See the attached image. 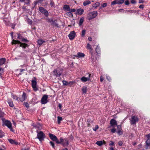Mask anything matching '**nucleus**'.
Segmentation results:
<instances>
[{
	"label": "nucleus",
	"instance_id": "f257e3e1",
	"mask_svg": "<svg viewBox=\"0 0 150 150\" xmlns=\"http://www.w3.org/2000/svg\"><path fill=\"white\" fill-rule=\"evenodd\" d=\"M98 15V13L96 11H93L89 13L87 16V18L88 20H90L94 18Z\"/></svg>",
	"mask_w": 150,
	"mask_h": 150
},
{
	"label": "nucleus",
	"instance_id": "f03ea898",
	"mask_svg": "<svg viewBox=\"0 0 150 150\" xmlns=\"http://www.w3.org/2000/svg\"><path fill=\"white\" fill-rule=\"evenodd\" d=\"M38 133L37 135V138L39 139L40 141H42L44 140V138L45 137V135L42 131H40L38 132V131L37 132Z\"/></svg>",
	"mask_w": 150,
	"mask_h": 150
},
{
	"label": "nucleus",
	"instance_id": "7ed1b4c3",
	"mask_svg": "<svg viewBox=\"0 0 150 150\" xmlns=\"http://www.w3.org/2000/svg\"><path fill=\"white\" fill-rule=\"evenodd\" d=\"M17 43H19L20 44V47H23L24 48H25L26 47L28 46L27 44L25 43H22L20 42L19 40H15L14 39L13 40L12 42V44H16Z\"/></svg>",
	"mask_w": 150,
	"mask_h": 150
},
{
	"label": "nucleus",
	"instance_id": "20e7f679",
	"mask_svg": "<svg viewBox=\"0 0 150 150\" xmlns=\"http://www.w3.org/2000/svg\"><path fill=\"white\" fill-rule=\"evenodd\" d=\"M4 124L6 126H7L11 131H13V130L12 127V124L11 122L8 120H6L4 121Z\"/></svg>",
	"mask_w": 150,
	"mask_h": 150
},
{
	"label": "nucleus",
	"instance_id": "39448f33",
	"mask_svg": "<svg viewBox=\"0 0 150 150\" xmlns=\"http://www.w3.org/2000/svg\"><path fill=\"white\" fill-rule=\"evenodd\" d=\"M53 72L54 74L56 76H59L62 74V71L61 69L59 68H57L54 70L53 71Z\"/></svg>",
	"mask_w": 150,
	"mask_h": 150
},
{
	"label": "nucleus",
	"instance_id": "423d86ee",
	"mask_svg": "<svg viewBox=\"0 0 150 150\" xmlns=\"http://www.w3.org/2000/svg\"><path fill=\"white\" fill-rule=\"evenodd\" d=\"M50 138L53 141H56V142L57 144L60 143L61 142H59L57 137L54 135L50 134H49Z\"/></svg>",
	"mask_w": 150,
	"mask_h": 150
},
{
	"label": "nucleus",
	"instance_id": "0eeeda50",
	"mask_svg": "<svg viewBox=\"0 0 150 150\" xmlns=\"http://www.w3.org/2000/svg\"><path fill=\"white\" fill-rule=\"evenodd\" d=\"M139 120L138 118L135 116H133L132 117L131 121V124L132 125L135 124L136 122Z\"/></svg>",
	"mask_w": 150,
	"mask_h": 150
},
{
	"label": "nucleus",
	"instance_id": "6e6552de",
	"mask_svg": "<svg viewBox=\"0 0 150 150\" xmlns=\"http://www.w3.org/2000/svg\"><path fill=\"white\" fill-rule=\"evenodd\" d=\"M60 140V142H61L60 144H62L64 146H65L68 144V141L66 139H63L62 138H61Z\"/></svg>",
	"mask_w": 150,
	"mask_h": 150
},
{
	"label": "nucleus",
	"instance_id": "1a4fd4ad",
	"mask_svg": "<svg viewBox=\"0 0 150 150\" xmlns=\"http://www.w3.org/2000/svg\"><path fill=\"white\" fill-rule=\"evenodd\" d=\"M48 96L47 95H44L41 100V102L42 104L46 103L47 102Z\"/></svg>",
	"mask_w": 150,
	"mask_h": 150
},
{
	"label": "nucleus",
	"instance_id": "9d476101",
	"mask_svg": "<svg viewBox=\"0 0 150 150\" xmlns=\"http://www.w3.org/2000/svg\"><path fill=\"white\" fill-rule=\"evenodd\" d=\"M39 9L40 11L42 13H44L46 16H48V11L46 10L44 8L40 7L39 8Z\"/></svg>",
	"mask_w": 150,
	"mask_h": 150
},
{
	"label": "nucleus",
	"instance_id": "9b49d317",
	"mask_svg": "<svg viewBox=\"0 0 150 150\" xmlns=\"http://www.w3.org/2000/svg\"><path fill=\"white\" fill-rule=\"evenodd\" d=\"M124 2V0H116L113 1L111 2V5H114L116 4H121Z\"/></svg>",
	"mask_w": 150,
	"mask_h": 150
},
{
	"label": "nucleus",
	"instance_id": "f8f14e48",
	"mask_svg": "<svg viewBox=\"0 0 150 150\" xmlns=\"http://www.w3.org/2000/svg\"><path fill=\"white\" fill-rule=\"evenodd\" d=\"M75 34L74 31H71L69 35L68 36L70 40H73L75 37Z\"/></svg>",
	"mask_w": 150,
	"mask_h": 150
},
{
	"label": "nucleus",
	"instance_id": "ddd939ff",
	"mask_svg": "<svg viewBox=\"0 0 150 150\" xmlns=\"http://www.w3.org/2000/svg\"><path fill=\"white\" fill-rule=\"evenodd\" d=\"M36 81L34 80H32V86L33 88H34L35 91H36L37 90V88L36 86Z\"/></svg>",
	"mask_w": 150,
	"mask_h": 150
},
{
	"label": "nucleus",
	"instance_id": "4468645a",
	"mask_svg": "<svg viewBox=\"0 0 150 150\" xmlns=\"http://www.w3.org/2000/svg\"><path fill=\"white\" fill-rule=\"evenodd\" d=\"M117 129L118 131L117 132L119 135H122V131L121 127L120 125H117Z\"/></svg>",
	"mask_w": 150,
	"mask_h": 150
},
{
	"label": "nucleus",
	"instance_id": "2eb2a0df",
	"mask_svg": "<svg viewBox=\"0 0 150 150\" xmlns=\"http://www.w3.org/2000/svg\"><path fill=\"white\" fill-rule=\"evenodd\" d=\"M91 76V74H89L88 77L86 78L85 77H83L82 78H81V81L83 82H86L87 81L89 80Z\"/></svg>",
	"mask_w": 150,
	"mask_h": 150
},
{
	"label": "nucleus",
	"instance_id": "dca6fc26",
	"mask_svg": "<svg viewBox=\"0 0 150 150\" xmlns=\"http://www.w3.org/2000/svg\"><path fill=\"white\" fill-rule=\"evenodd\" d=\"M110 124L111 126H114L117 125V123L116 121L114 119H112L110 121Z\"/></svg>",
	"mask_w": 150,
	"mask_h": 150
},
{
	"label": "nucleus",
	"instance_id": "f3484780",
	"mask_svg": "<svg viewBox=\"0 0 150 150\" xmlns=\"http://www.w3.org/2000/svg\"><path fill=\"white\" fill-rule=\"evenodd\" d=\"M87 122H88V127H91V125L93 126V121L92 120L90 119H88L87 120Z\"/></svg>",
	"mask_w": 150,
	"mask_h": 150
},
{
	"label": "nucleus",
	"instance_id": "a211bd4d",
	"mask_svg": "<svg viewBox=\"0 0 150 150\" xmlns=\"http://www.w3.org/2000/svg\"><path fill=\"white\" fill-rule=\"evenodd\" d=\"M26 98V94L25 93H23V94L22 96L20 98V100L21 101H23L25 100Z\"/></svg>",
	"mask_w": 150,
	"mask_h": 150
},
{
	"label": "nucleus",
	"instance_id": "6ab92c4d",
	"mask_svg": "<svg viewBox=\"0 0 150 150\" xmlns=\"http://www.w3.org/2000/svg\"><path fill=\"white\" fill-rule=\"evenodd\" d=\"M85 56V54L82 53L80 52L78 53L76 55H75V57H83Z\"/></svg>",
	"mask_w": 150,
	"mask_h": 150
},
{
	"label": "nucleus",
	"instance_id": "aec40b11",
	"mask_svg": "<svg viewBox=\"0 0 150 150\" xmlns=\"http://www.w3.org/2000/svg\"><path fill=\"white\" fill-rule=\"evenodd\" d=\"M8 140L11 144H15V145H17L18 144V143L14 140H13L11 139H8Z\"/></svg>",
	"mask_w": 150,
	"mask_h": 150
},
{
	"label": "nucleus",
	"instance_id": "412c9836",
	"mask_svg": "<svg viewBox=\"0 0 150 150\" xmlns=\"http://www.w3.org/2000/svg\"><path fill=\"white\" fill-rule=\"evenodd\" d=\"M6 61V59L4 58H2L0 59V66L4 64Z\"/></svg>",
	"mask_w": 150,
	"mask_h": 150
},
{
	"label": "nucleus",
	"instance_id": "4be33fe9",
	"mask_svg": "<svg viewBox=\"0 0 150 150\" xmlns=\"http://www.w3.org/2000/svg\"><path fill=\"white\" fill-rule=\"evenodd\" d=\"M8 102L9 105V106L11 107H13L14 106V105L13 103V101H11V100L10 99H8Z\"/></svg>",
	"mask_w": 150,
	"mask_h": 150
},
{
	"label": "nucleus",
	"instance_id": "5701e85b",
	"mask_svg": "<svg viewBox=\"0 0 150 150\" xmlns=\"http://www.w3.org/2000/svg\"><path fill=\"white\" fill-rule=\"evenodd\" d=\"M57 21L55 19H54V21H53V23L52 24V25L53 26H54L56 27H58V24L57 23Z\"/></svg>",
	"mask_w": 150,
	"mask_h": 150
},
{
	"label": "nucleus",
	"instance_id": "b1692460",
	"mask_svg": "<svg viewBox=\"0 0 150 150\" xmlns=\"http://www.w3.org/2000/svg\"><path fill=\"white\" fill-rule=\"evenodd\" d=\"M146 149H148V147L150 146V139H147L146 141Z\"/></svg>",
	"mask_w": 150,
	"mask_h": 150
},
{
	"label": "nucleus",
	"instance_id": "393cba45",
	"mask_svg": "<svg viewBox=\"0 0 150 150\" xmlns=\"http://www.w3.org/2000/svg\"><path fill=\"white\" fill-rule=\"evenodd\" d=\"M84 10L83 9L80 8L77 10V11L79 14L80 15L82 14Z\"/></svg>",
	"mask_w": 150,
	"mask_h": 150
},
{
	"label": "nucleus",
	"instance_id": "a878e982",
	"mask_svg": "<svg viewBox=\"0 0 150 150\" xmlns=\"http://www.w3.org/2000/svg\"><path fill=\"white\" fill-rule=\"evenodd\" d=\"M84 18L82 17L80 19L79 23V25L80 26H81L82 25V24L83 23V22L84 21Z\"/></svg>",
	"mask_w": 150,
	"mask_h": 150
},
{
	"label": "nucleus",
	"instance_id": "bb28decb",
	"mask_svg": "<svg viewBox=\"0 0 150 150\" xmlns=\"http://www.w3.org/2000/svg\"><path fill=\"white\" fill-rule=\"evenodd\" d=\"M38 42L39 45H41L43 43L45 42V41L42 39H40L38 40Z\"/></svg>",
	"mask_w": 150,
	"mask_h": 150
},
{
	"label": "nucleus",
	"instance_id": "cd10ccee",
	"mask_svg": "<svg viewBox=\"0 0 150 150\" xmlns=\"http://www.w3.org/2000/svg\"><path fill=\"white\" fill-rule=\"evenodd\" d=\"M64 8L68 11H70V8L68 5H65L64 6Z\"/></svg>",
	"mask_w": 150,
	"mask_h": 150
},
{
	"label": "nucleus",
	"instance_id": "c85d7f7f",
	"mask_svg": "<svg viewBox=\"0 0 150 150\" xmlns=\"http://www.w3.org/2000/svg\"><path fill=\"white\" fill-rule=\"evenodd\" d=\"M91 4L90 1L88 0L84 1L83 3V5L84 6H86L87 5L89 4Z\"/></svg>",
	"mask_w": 150,
	"mask_h": 150
},
{
	"label": "nucleus",
	"instance_id": "c756f323",
	"mask_svg": "<svg viewBox=\"0 0 150 150\" xmlns=\"http://www.w3.org/2000/svg\"><path fill=\"white\" fill-rule=\"evenodd\" d=\"M100 4L99 2H96L95 4H93V6L95 8H96L97 7L100 6Z\"/></svg>",
	"mask_w": 150,
	"mask_h": 150
},
{
	"label": "nucleus",
	"instance_id": "7c9ffc66",
	"mask_svg": "<svg viewBox=\"0 0 150 150\" xmlns=\"http://www.w3.org/2000/svg\"><path fill=\"white\" fill-rule=\"evenodd\" d=\"M88 50H90V51L92 50V48L91 47V45H90L89 43H88L87 46H86Z\"/></svg>",
	"mask_w": 150,
	"mask_h": 150
},
{
	"label": "nucleus",
	"instance_id": "2f4dec72",
	"mask_svg": "<svg viewBox=\"0 0 150 150\" xmlns=\"http://www.w3.org/2000/svg\"><path fill=\"white\" fill-rule=\"evenodd\" d=\"M96 144L99 146H100L103 144V142L102 141H97L96 143Z\"/></svg>",
	"mask_w": 150,
	"mask_h": 150
},
{
	"label": "nucleus",
	"instance_id": "473e14b6",
	"mask_svg": "<svg viewBox=\"0 0 150 150\" xmlns=\"http://www.w3.org/2000/svg\"><path fill=\"white\" fill-rule=\"evenodd\" d=\"M87 88L86 87L83 86V87L82 90L83 93H86V92Z\"/></svg>",
	"mask_w": 150,
	"mask_h": 150
},
{
	"label": "nucleus",
	"instance_id": "72a5a7b5",
	"mask_svg": "<svg viewBox=\"0 0 150 150\" xmlns=\"http://www.w3.org/2000/svg\"><path fill=\"white\" fill-rule=\"evenodd\" d=\"M30 0H20V1L21 2H24L26 4H28Z\"/></svg>",
	"mask_w": 150,
	"mask_h": 150
},
{
	"label": "nucleus",
	"instance_id": "f704fd0d",
	"mask_svg": "<svg viewBox=\"0 0 150 150\" xmlns=\"http://www.w3.org/2000/svg\"><path fill=\"white\" fill-rule=\"evenodd\" d=\"M53 19V18H47L46 19V20L47 22H48L49 23H50Z\"/></svg>",
	"mask_w": 150,
	"mask_h": 150
},
{
	"label": "nucleus",
	"instance_id": "c9c22d12",
	"mask_svg": "<svg viewBox=\"0 0 150 150\" xmlns=\"http://www.w3.org/2000/svg\"><path fill=\"white\" fill-rule=\"evenodd\" d=\"M58 118V123L59 124L60 122V121L62 120V117L59 116H58L57 117Z\"/></svg>",
	"mask_w": 150,
	"mask_h": 150
},
{
	"label": "nucleus",
	"instance_id": "e433bc0d",
	"mask_svg": "<svg viewBox=\"0 0 150 150\" xmlns=\"http://www.w3.org/2000/svg\"><path fill=\"white\" fill-rule=\"evenodd\" d=\"M66 14L70 17L71 16L72 17L73 16L72 14L70 11L67 12L66 13Z\"/></svg>",
	"mask_w": 150,
	"mask_h": 150
},
{
	"label": "nucleus",
	"instance_id": "4c0bfd02",
	"mask_svg": "<svg viewBox=\"0 0 150 150\" xmlns=\"http://www.w3.org/2000/svg\"><path fill=\"white\" fill-rule=\"evenodd\" d=\"M4 136V133L1 131L0 130V138Z\"/></svg>",
	"mask_w": 150,
	"mask_h": 150
},
{
	"label": "nucleus",
	"instance_id": "58836bf2",
	"mask_svg": "<svg viewBox=\"0 0 150 150\" xmlns=\"http://www.w3.org/2000/svg\"><path fill=\"white\" fill-rule=\"evenodd\" d=\"M86 33V30H83L81 33V36L83 37L84 36Z\"/></svg>",
	"mask_w": 150,
	"mask_h": 150
},
{
	"label": "nucleus",
	"instance_id": "ea45409f",
	"mask_svg": "<svg viewBox=\"0 0 150 150\" xmlns=\"http://www.w3.org/2000/svg\"><path fill=\"white\" fill-rule=\"evenodd\" d=\"M63 83L65 85H69L68 82L66 81H63Z\"/></svg>",
	"mask_w": 150,
	"mask_h": 150
},
{
	"label": "nucleus",
	"instance_id": "a19ab883",
	"mask_svg": "<svg viewBox=\"0 0 150 150\" xmlns=\"http://www.w3.org/2000/svg\"><path fill=\"white\" fill-rule=\"evenodd\" d=\"M50 143L51 145L52 146V147L54 148L55 146H54V142H52V141H50Z\"/></svg>",
	"mask_w": 150,
	"mask_h": 150
},
{
	"label": "nucleus",
	"instance_id": "79ce46f5",
	"mask_svg": "<svg viewBox=\"0 0 150 150\" xmlns=\"http://www.w3.org/2000/svg\"><path fill=\"white\" fill-rule=\"evenodd\" d=\"M22 41L23 42H28V41L26 39L22 38Z\"/></svg>",
	"mask_w": 150,
	"mask_h": 150
},
{
	"label": "nucleus",
	"instance_id": "37998d69",
	"mask_svg": "<svg viewBox=\"0 0 150 150\" xmlns=\"http://www.w3.org/2000/svg\"><path fill=\"white\" fill-rule=\"evenodd\" d=\"M24 105L27 108H28L29 107V104L27 103H24Z\"/></svg>",
	"mask_w": 150,
	"mask_h": 150
},
{
	"label": "nucleus",
	"instance_id": "c03bdc74",
	"mask_svg": "<svg viewBox=\"0 0 150 150\" xmlns=\"http://www.w3.org/2000/svg\"><path fill=\"white\" fill-rule=\"evenodd\" d=\"M12 97L13 98V99H15L16 100H18V97L15 95L12 96Z\"/></svg>",
	"mask_w": 150,
	"mask_h": 150
},
{
	"label": "nucleus",
	"instance_id": "a18cd8bd",
	"mask_svg": "<svg viewBox=\"0 0 150 150\" xmlns=\"http://www.w3.org/2000/svg\"><path fill=\"white\" fill-rule=\"evenodd\" d=\"M98 128V125H96L95 128L93 129V130L94 131H96Z\"/></svg>",
	"mask_w": 150,
	"mask_h": 150
},
{
	"label": "nucleus",
	"instance_id": "49530a36",
	"mask_svg": "<svg viewBox=\"0 0 150 150\" xmlns=\"http://www.w3.org/2000/svg\"><path fill=\"white\" fill-rule=\"evenodd\" d=\"M17 34L18 35V39H22V38H23L18 33Z\"/></svg>",
	"mask_w": 150,
	"mask_h": 150
},
{
	"label": "nucleus",
	"instance_id": "de8ad7c7",
	"mask_svg": "<svg viewBox=\"0 0 150 150\" xmlns=\"http://www.w3.org/2000/svg\"><path fill=\"white\" fill-rule=\"evenodd\" d=\"M125 4L126 5H128L129 4V2L128 0H126L125 2Z\"/></svg>",
	"mask_w": 150,
	"mask_h": 150
},
{
	"label": "nucleus",
	"instance_id": "09e8293b",
	"mask_svg": "<svg viewBox=\"0 0 150 150\" xmlns=\"http://www.w3.org/2000/svg\"><path fill=\"white\" fill-rule=\"evenodd\" d=\"M107 5V3H104L102 5V6L104 8Z\"/></svg>",
	"mask_w": 150,
	"mask_h": 150
},
{
	"label": "nucleus",
	"instance_id": "8fccbe9b",
	"mask_svg": "<svg viewBox=\"0 0 150 150\" xmlns=\"http://www.w3.org/2000/svg\"><path fill=\"white\" fill-rule=\"evenodd\" d=\"M118 144L120 146H121L122 145L123 142L122 141H120L118 142Z\"/></svg>",
	"mask_w": 150,
	"mask_h": 150
},
{
	"label": "nucleus",
	"instance_id": "3c124183",
	"mask_svg": "<svg viewBox=\"0 0 150 150\" xmlns=\"http://www.w3.org/2000/svg\"><path fill=\"white\" fill-rule=\"evenodd\" d=\"M115 131H116V129L115 128H113L112 129H111V132H112L113 133H115Z\"/></svg>",
	"mask_w": 150,
	"mask_h": 150
},
{
	"label": "nucleus",
	"instance_id": "603ef678",
	"mask_svg": "<svg viewBox=\"0 0 150 150\" xmlns=\"http://www.w3.org/2000/svg\"><path fill=\"white\" fill-rule=\"evenodd\" d=\"M146 136L147 139H150V134H148L146 135Z\"/></svg>",
	"mask_w": 150,
	"mask_h": 150
},
{
	"label": "nucleus",
	"instance_id": "864d4df0",
	"mask_svg": "<svg viewBox=\"0 0 150 150\" xmlns=\"http://www.w3.org/2000/svg\"><path fill=\"white\" fill-rule=\"evenodd\" d=\"M75 11H76V10L75 9H70V11H70L71 13V12H74Z\"/></svg>",
	"mask_w": 150,
	"mask_h": 150
},
{
	"label": "nucleus",
	"instance_id": "5fc2aeb1",
	"mask_svg": "<svg viewBox=\"0 0 150 150\" xmlns=\"http://www.w3.org/2000/svg\"><path fill=\"white\" fill-rule=\"evenodd\" d=\"M3 73V70L0 67V75Z\"/></svg>",
	"mask_w": 150,
	"mask_h": 150
},
{
	"label": "nucleus",
	"instance_id": "6e6d98bb",
	"mask_svg": "<svg viewBox=\"0 0 150 150\" xmlns=\"http://www.w3.org/2000/svg\"><path fill=\"white\" fill-rule=\"evenodd\" d=\"M131 3L133 4H135L136 3V1L134 0H131Z\"/></svg>",
	"mask_w": 150,
	"mask_h": 150
},
{
	"label": "nucleus",
	"instance_id": "4d7b16f0",
	"mask_svg": "<svg viewBox=\"0 0 150 150\" xmlns=\"http://www.w3.org/2000/svg\"><path fill=\"white\" fill-rule=\"evenodd\" d=\"M144 7L143 5H141L139 6V8H143Z\"/></svg>",
	"mask_w": 150,
	"mask_h": 150
},
{
	"label": "nucleus",
	"instance_id": "13d9d810",
	"mask_svg": "<svg viewBox=\"0 0 150 150\" xmlns=\"http://www.w3.org/2000/svg\"><path fill=\"white\" fill-rule=\"evenodd\" d=\"M54 4V2L52 1H51L50 3V5L51 6H53Z\"/></svg>",
	"mask_w": 150,
	"mask_h": 150
},
{
	"label": "nucleus",
	"instance_id": "bf43d9fd",
	"mask_svg": "<svg viewBox=\"0 0 150 150\" xmlns=\"http://www.w3.org/2000/svg\"><path fill=\"white\" fill-rule=\"evenodd\" d=\"M114 145V143L112 141L110 142V143L109 144V145L110 146L113 145Z\"/></svg>",
	"mask_w": 150,
	"mask_h": 150
},
{
	"label": "nucleus",
	"instance_id": "052dcab7",
	"mask_svg": "<svg viewBox=\"0 0 150 150\" xmlns=\"http://www.w3.org/2000/svg\"><path fill=\"white\" fill-rule=\"evenodd\" d=\"M144 2L143 0H139V3H142Z\"/></svg>",
	"mask_w": 150,
	"mask_h": 150
},
{
	"label": "nucleus",
	"instance_id": "680f3d73",
	"mask_svg": "<svg viewBox=\"0 0 150 150\" xmlns=\"http://www.w3.org/2000/svg\"><path fill=\"white\" fill-rule=\"evenodd\" d=\"M103 80V78L102 77V76H101L100 78V81L101 82H102Z\"/></svg>",
	"mask_w": 150,
	"mask_h": 150
},
{
	"label": "nucleus",
	"instance_id": "e2e57ef3",
	"mask_svg": "<svg viewBox=\"0 0 150 150\" xmlns=\"http://www.w3.org/2000/svg\"><path fill=\"white\" fill-rule=\"evenodd\" d=\"M99 50V49L98 48V47H97V48L96 49V52L97 53Z\"/></svg>",
	"mask_w": 150,
	"mask_h": 150
},
{
	"label": "nucleus",
	"instance_id": "0e129e2a",
	"mask_svg": "<svg viewBox=\"0 0 150 150\" xmlns=\"http://www.w3.org/2000/svg\"><path fill=\"white\" fill-rule=\"evenodd\" d=\"M54 19H54V18H53V19H52V21H51V23H50L52 25V24H53V21H54Z\"/></svg>",
	"mask_w": 150,
	"mask_h": 150
},
{
	"label": "nucleus",
	"instance_id": "69168bd1",
	"mask_svg": "<svg viewBox=\"0 0 150 150\" xmlns=\"http://www.w3.org/2000/svg\"><path fill=\"white\" fill-rule=\"evenodd\" d=\"M73 82H70L68 83L70 85H72V84H73Z\"/></svg>",
	"mask_w": 150,
	"mask_h": 150
},
{
	"label": "nucleus",
	"instance_id": "338daca9",
	"mask_svg": "<svg viewBox=\"0 0 150 150\" xmlns=\"http://www.w3.org/2000/svg\"><path fill=\"white\" fill-rule=\"evenodd\" d=\"M110 150H114V149L112 147H110Z\"/></svg>",
	"mask_w": 150,
	"mask_h": 150
},
{
	"label": "nucleus",
	"instance_id": "774afa93",
	"mask_svg": "<svg viewBox=\"0 0 150 150\" xmlns=\"http://www.w3.org/2000/svg\"><path fill=\"white\" fill-rule=\"evenodd\" d=\"M21 150H29V149L28 148H27L26 149H22Z\"/></svg>",
	"mask_w": 150,
	"mask_h": 150
}]
</instances>
